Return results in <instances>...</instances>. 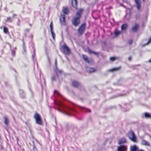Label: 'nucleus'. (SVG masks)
Returning a JSON list of instances; mask_svg holds the SVG:
<instances>
[{"mask_svg":"<svg viewBox=\"0 0 151 151\" xmlns=\"http://www.w3.org/2000/svg\"><path fill=\"white\" fill-rule=\"evenodd\" d=\"M56 104L59 107L58 109V111L67 115H70L68 110L72 109H71L63 106L61 103L59 101L56 102Z\"/></svg>","mask_w":151,"mask_h":151,"instance_id":"obj_1","label":"nucleus"},{"mask_svg":"<svg viewBox=\"0 0 151 151\" xmlns=\"http://www.w3.org/2000/svg\"><path fill=\"white\" fill-rule=\"evenodd\" d=\"M83 11L82 9H79L76 13V17H74L72 21L73 24L76 26L79 24L80 22V19L81 17V15Z\"/></svg>","mask_w":151,"mask_h":151,"instance_id":"obj_2","label":"nucleus"},{"mask_svg":"<svg viewBox=\"0 0 151 151\" xmlns=\"http://www.w3.org/2000/svg\"><path fill=\"white\" fill-rule=\"evenodd\" d=\"M128 137L133 142H136V137L133 131H130L128 133Z\"/></svg>","mask_w":151,"mask_h":151,"instance_id":"obj_3","label":"nucleus"},{"mask_svg":"<svg viewBox=\"0 0 151 151\" xmlns=\"http://www.w3.org/2000/svg\"><path fill=\"white\" fill-rule=\"evenodd\" d=\"M34 118L35 120L36 123L39 125H41L42 122L40 116L37 113H36L34 116Z\"/></svg>","mask_w":151,"mask_h":151,"instance_id":"obj_4","label":"nucleus"},{"mask_svg":"<svg viewBox=\"0 0 151 151\" xmlns=\"http://www.w3.org/2000/svg\"><path fill=\"white\" fill-rule=\"evenodd\" d=\"M86 24L85 23L82 24L79 28L78 30V35H81L84 31Z\"/></svg>","mask_w":151,"mask_h":151,"instance_id":"obj_5","label":"nucleus"},{"mask_svg":"<svg viewBox=\"0 0 151 151\" xmlns=\"http://www.w3.org/2000/svg\"><path fill=\"white\" fill-rule=\"evenodd\" d=\"M62 49L63 52L65 55H68L70 54V50L65 45L63 46Z\"/></svg>","mask_w":151,"mask_h":151,"instance_id":"obj_6","label":"nucleus"},{"mask_svg":"<svg viewBox=\"0 0 151 151\" xmlns=\"http://www.w3.org/2000/svg\"><path fill=\"white\" fill-rule=\"evenodd\" d=\"M136 7L137 10L140 11L141 8V3L139 0H134Z\"/></svg>","mask_w":151,"mask_h":151,"instance_id":"obj_7","label":"nucleus"},{"mask_svg":"<svg viewBox=\"0 0 151 151\" xmlns=\"http://www.w3.org/2000/svg\"><path fill=\"white\" fill-rule=\"evenodd\" d=\"M65 15H61L60 18V21L61 23V24L63 25H64L65 24Z\"/></svg>","mask_w":151,"mask_h":151,"instance_id":"obj_8","label":"nucleus"},{"mask_svg":"<svg viewBox=\"0 0 151 151\" xmlns=\"http://www.w3.org/2000/svg\"><path fill=\"white\" fill-rule=\"evenodd\" d=\"M127 147L124 145L120 146L118 147V151H127Z\"/></svg>","mask_w":151,"mask_h":151,"instance_id":"obj_9","label":"nucleus"},{"mask_svg":"<svg viewBox=\"0 0 151 151\" xmlns=\"http://www.w3.org/2000/svg\"><path fill=\"white\" fill-rule=\"evenodd\" d=\"M50 31L51 34L52 36L53 39L54 40L55 37V34L54 33L53 29V27L52 26V22H51L50 25Z\"/></svg>","mask_w":151,"mask_h":151,"instance_id":"obj_10","label":"nucleus"},{"mask_svg":"<svg viewBox=\"0 0 151 151\" xmlns=\"http://www.w3.org/2000/svg\"><path fill=\"white\" fill-rule=\"evenodd\" d=\"M72 5L74 8H77V0H72Z\"/></svg>","mask_w":151,"mask_h":151,"instance_id":"obj_11","label":"nucleus"},{"mask_svg":"<svg viewBox=\"0 0 151 151\" xmlns=\"http://www.w3.org/2000/svg\"><path fill=\"white\" fill-rule=\"evenodd\" d=\"M141 144L143 145L149 146L150 144L149 143L145 140H142L141 142Z\"/></svg>","mask_w":151,"mask_h":151,"instance_id":"obj_12","label":"nucleus"},{"mask_svg":"<svg viewBox=\"0 0 151 151\" xmlns=\"http://www.w3.org/2000/svg\"><path fill=\"white\" fill-rule=\"evenodd\" d=\"M139 27L137 24H135L132 28V30L133 32H135L137 31Z\"/></svg>","mask_w":151,"mask_h":151,"instance_id":"obj_13","label":"nucleus"},{"mask_svg":"<svg viewBox=\"0 0 151 151\" xmlns=\"http://www.w3.org/2000/svg\"><path fill=\"white\" fill-rule=\"evenodd\" d=\"M87 71L89 73H92L95 71L96 69L93 68H88L87 69Z\"/></svg>","mask_w":151,"mask_h":151,"instance_id":"obj_14","label":"nucleus"},{"mask_svg":"<svg viewBox=\"0 0 151 151\" xmlns=\"http://www.w3.org/2000/svg\"><path fill=\"white\" fill-rule=\"evenodd\" d=\"M126 142V139L124 138H122L119 140V144H122Z\"/></svg>","mask_w":151,"mask_h":151,"instance_id":"obj_15","label":"nucleus"},{"mask_svg":"<svg viewBox=\"0 0 151 151\" xmlns=\"http://www.w3.org/2000/svg\"><path fill=\"white\" fill-rule=\"evenodd\" d=\"M82 57L83 58V59L87 63H89L88 58L85 55H83Z\"/></svg>","mask_w":151,"mask_h":151,"instance_id":"obj_16","label":"nucleus"},{"mask_svg":"<svg viewBox=\"0 0 151 151\" xmlns=\"http://www.w3.org/2000/svg\"><path fill=\"white\" fill-rule=\"evenodd\" d=\"M72 85L73 86L75 87H77L79 86V84L77 82L73 81L72 82Z\"/></svg>","mask_w":151,"mask_h":151,"instance_id":"obj_17","label":"nucleus"},{"mask_svg":"<svg viewBox=\"0 0 151 151\" xmlns=\"http://www.w3.org/2000/svg\"><path fill=\"white\" fill-rule=\"evenodd\" d=\"M137 148L136 145L131 146L130 148V151H137Z\"/></svg>","mask_w":151,"mask_h":151,"instance_id":"obj_18","label":"nucleus"},{"mask_svg":"<svg viewBox=\"0 0 151 151\" xmlns=\"http://www.w3.org/2000/svg\"><path fill=\"white\" fill-rule=\"evenodd\" d=\"M54 70L55 73L57 74H61L62 73V71L61 70H59L56 67L54 69Z\"/></svg>","mask_w":151,"mask_h":151,"instance_id":"obj_19","label":"nucleus"},{"mask_svg":"<svg viewBox=\"0 0 151 151\" xmlns=\"http://www.w3.org/2000/svg\"><path fill=\"white\" fill-rule=\"evenodd\" d=\"M4 123L6 125H7L9 123V120L8 118L6 116H4Z\"/></svg>","mask_w":151,"mask_h":151,"instance_id":"obj_20","label":"nucleus"},{"mask_svg":"<svg viewBox=\"0 0 151 151\" xmlns=\"http://www.w3.org/2000/svg\"><path fill=\"white\" fill-rule=\"evenodd\" d=\"M63 12L64 14H67L68 12V9L67 8H64L63 10Z\"/></svg>","mask_w":151,"mask_h":151,"instance_id":"obj_21","label":"nucleus"},{"mask_svg":"<svg viewBox=\"0 0 151 151\" xmlns=\"http://www.w3.org/2000/svg\"><path fill=\"white\" fill-rule=\"evenodd\" d=\"M144 115L146 118H151V115L150 114L145 113L144 114Z\"/></svg>","mask_w":151,"mask_h":151,"instance_id":"obj_22","label":"nucleus"},{"mask_svg":"<svg viewBox=\"0 0 151 151\" xmlns=\"http://www.w3.org/2000/svg\"><path fill=\"white\" fill-rule=\"evenodd\" d=\"M120 68H114L110 69L109 70V71L111 72H112L114 71H116L118 70Z\"/></svg>","mask_w":151,"mask_h":151,"instance_id":"obj_23","label":"nucleus"},{"mask_svg":"<svg viewBox=\"0 0 151 151\" xmlns=\"http://www.w3.org/2000/svg\"><path fill=\"white\" fill-rule=\"evenodd\" d=\"M127 27V25L126 24H124L122 25L121 27V29L122 30H125L126 29Z\"/></svg>","mask_w":151,"mask_h":151,"instance_id":"obj_24","label":"nucleus"},{"mask_svg":"<svg viewBox=\"0 0 151 151\" xmlns=\"http://www.w3.org/2000/svg\"><path fill=\"white\" fill-rule=\"evenodd\" d=\"M79 107L81 108H82V109H83L84 110H85V111H86L87 112H90V110L89 109L87 108H84V107H81V106H79Z\"/></svg>","mask_w":151,"mask_h":151,"instance_id":"obj_25","label":"nucleus"},{"mask_svg":"<svg viewBox=\"0 0 151 151\" xmlns=\"http://www.w3.org/2000/svg\"><path fill=\"white\" fill-rule=\"evenodd\" d=\"M3 31L4 33L6 34L8 32V29L6 27H4L3 28Z\"/></svg>","mask_w":151,"mask_h":151,"instance_id":"obj_26","label":"nucleus"},{"mask_svg":"<svg viewBox=\"0 0 151 151\" xmlns=\"http://www.w3.org/2000/svg\"><path fill=\"white\" fill-rule=\"evenodd\" d=\"M121 32L118 30H116L115 32V35L116 36H117L119 34H120Z\"/></svg>","mask_w":151,"mask_h":151,"instance_id":"obj_27","label":"nucleus"},{"mask_svg":"<svg viewBox=\"0 0 151 151\" xmlns=\"http://www.w3.org/2000/svg\"><path fill=\"white\" fill-rule=\"evenodd\" d=\"M89 52L90 53H92L93 54H94L96 55H97L98 54V53L95 52H92V51H91V50H89Z\"/></svg>","mask_w":151,"mask_h":151,"instance_id":"obj_28","label":"nucleus"},{"mask_svg":"<svg viewBox=\"0 0 151 151\" xmlns=\"http://www.w3.org/2000/svg\"><path fill=\"white\" fill-rule=\"evenodd\" d=\"M115 59V58L113 57H111L110 58V60L112 61H114Z\"/></svg>","mask_w":151,"mask_h":151,"instance_id":"obj_29","label":"nucleus"},{"mask_svg":"<svg viewBox=\"0 0 151 151\" xmlns=\"http://www.w3.org/2000/svg\"><path fill=\"white\" fill-rule=\"evenodd\" d=\"M6 21H7L11 22L12 21L11 18L10 17H8Z\"/></svg>","mask_w":151,"mask_h":151,"instance_id":"obj_30","label":"nucleus"},{"mask_svg":"<svg viewBox=\"0 0 151 151\" xmlns=\"http://www.w3.org/2000/svg\"><path fill=\"white\" fill-rule=\"evenodd\" d=\"M54 93L55 94L56 93L58 95H60V93L57 91H54Z\"/></svg>","mask_w":151,"mask_h":151,"instance_id":"obj_31","label":"nucleus"},{"mask_svg":"<svg viewBox=\"0 0 151 151\" xmlns=\"http://www.w3.org/2000/svg\"><path fill=\"white\" fill-rule=\"evenodd\" d=\"M132 40H130L128 42V43L129 44H132Z\"/></svg>","mask_w":151,"mask_h":151,"instance_id":"obj_32","label":"nucleus"},{"mask_svg":"<svg viewBox=\"0 0 151 151\" xmlns=\"http://www.w3.org/2000/svg\"><path fill=\"white\" fill-rule=\"evenodd\" d=\"M151 42V37L150 38L149 41L147 44V45L148 44L149 42Z\"/></svg>","mask_w":151,"mask_h":151,"instance_id":"obj_33","label":"nucleus"},{"mask_svg":"<svg viewBox=\"0 0 151 151\" xmlns=\"http://www.w3.org/2000/svg\"><path fill=\"white\" fill-rule=\"evenodd\" d=\"M132 58L131 57H129L128 59L129 60H131L132 59Z\"/></svg>","mask_w":151,"mask_h":151,"instance_id":"obj_34","label":"nucleus"},{"mask_svg":"<svg viewBox=\"0 0 151 151\" xmlns=\"http://www.w3.org/2000/svg\"><path fill=\"white\" fill-rule=\"evenodd\" d=\"M52 81L54 80H55V78L54 76H52Z\"/></svg>","mask_w":151,"mask_h":151,"instance_id":"obj_35","label":"nucleus"},{"mask_svg":"<svg viewBox=\"0 0 151 151\" xmlns=\"http://www.w3.org/2000/svg\"><path fill=\"white\" fill-rule=\"evenodd\" d=\"M148 61L150 63H151V58Z\"/></svg>","mask_w":151,"mask_h":151,"instance_id":"obj_36","label":"nucleus"},{"mask_svg":"<svg viewBox=\"0 0 151 151\" xmlns=\"http://www.w3.org/2000/svg\"><path fill=\"white\" fill-rule=\"evenodd\" d=\"M139 151H143V150H139Z\"/></svg>","mask_w":151,"mask_h":151,"instance_id":"obj_37","label":"nucleus"},{"mask_svg":"<svg viewBox=\"0 0 151 151\" xmlns=\"http://www.w3.org/2000/svg\"><path fill=\"white\" fill-rule=\"evenodd\" d=\"M25 123H26V124H27V123L26 122Z\"/></svg>","mask_w":151,"mask_h":151,"instance_id":"obj_38","label":"nucleus"},{"mask_svg":"<svg viewBox=\"0 0 151 151\" xmlns=\"http://www.w3.org/2000/svg\"><path fill=\"white\" fill-rule=\"evenodd\" d=\"M23 49H24V50H25V49H24V48H23Z\"/></svg>","mask_w":151,"mask_h":151,"instance_id":"obj_39","label":"nucleus"},{"mask_svg":"<svg viewBox=\"0 0 151 151\" xmlns=\"http://www.w3.org/2000/svg\"><path fill=\"white\" fill-rule=\"evenodd\" d=\"M56 60H55V63H56Z\"/></svg>","mask_w":151,"mask_h":151,"instance_id":"obj_40","label":"nucleus"},{"mask_svg":"<svg viewBox=\"0 0 151 151\" xmlns=\"http://www.w3.org/2000/svg\"><path fill=\"white\" fill-rule=\"evenodd\" d=\"M143 1H144V0H142Z\"/></svg>","mask_w":151,"mask_h":151,"instance_id":"obj_41","label":"nucleus"}]
</instances>
